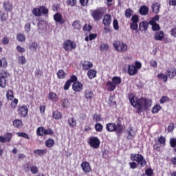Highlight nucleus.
I'll return each instance as SVG.
<instances>
[{"mask_svg": "<svg viewBox=\"0 0 176 176\" xmlns=\"http://www.w3.org/2000/svg\"><path fill=\"white\" fill-rule=\"evenodd\" d=\"M129 100L131 105L136 110V113H142L152 107V100L146 98H138L132 94L129 96Z\"/></svg>", "mask_w": 176, "mask_h": 176, "instance_id": "obj_1", "label": "nucleus"}, {"mask_svg": "<svg viewBox=\"0 0 176 176\" xmlns=\"http://www.w3.org/2000/svg\"><path fill=\"white\" fill-rule=\"evenodd\" d=\"M118 122H109L106 124V130L109 133H113L116 131L118 134L123 133V125L122 122L118 120Z\"/></svg>", "mask_w": 176, "mask_h": 176, "instance_id": "obj_2", "label": "nucleus"}, {"mask_svg": "<svg viewBox=\"0 0 176 176\" xmlns=\"http://www.w3.org/2000/svg\"><path fill=\"white\" fill-rule=\"evenodd\" d=\"M105 14V8L99 7L91 11V16L94 21H100Z\"/></svg>", "mask_w": 176, "mask_h": 176, "instance_id": "obj_3", "label": "nucleus"}, {"mask_svg": "<svg viewBox=\"0 0 176 176\" xmlns=\"http://www.w3.org/2000/svg\"><path fill=\"white\" fill-rule=\"evenodd\" d=\"M6 97L8 101H12L10 103V107L12 109H16V107H17V104H19V99L14 98V93L13 92V90L9 89L7 91Z\"/></svg>", "mask_w": 176, "mask_h": 176, "instance_id": "obj_4", "label": "nucleus"}, {"mask_svg": "<svg viewBox=\"0 0 176 176\" xmlns=\"http://www.w3.org/2000/svg\"><path fill=\"white\" fill-rule=\"evenodd\" d=\"M131 160H132V162H136V163H138V164L142 167H145V166L147 164L146 160H145L144 155L142 154H131Z\"/></svg>", "mask_w": 176, "mask_h": 176, "instance_id": "obj_5", "label": "nucleus"}, {"mask_svg": "<svg viewBox=\"0 0 176 176\" xmlns=\"http://www.w3.org/2000/svg\"><path fill=\"white\" fill-rule=\"evenodd\" d=\"M113 46L115 50L119 52V53H124L127 52L128 46L126 43H123V41L119 40L115 41L113 43Z\"/></svg>", "mask_w": 176, "mask_h": 176, "instance_id": "obj_6", "label": "nucleus"}, {"mask_svg": "<svg viewBox=\"0 0 176 176\" xmlns=\"http://www.w3.org/2000/svg\"><path fill=\"white\" fill-rule=\"evenodd\" d=\"M62 46L65 52H72L76 49V43L72 40L67 39L63 41Z\"/></svg>", "mask_w": 176, "mask_h": 176, "instance_id": "obj_7", "label": "nucleus"}, {"mask_svg": "<svg viewBox=\"0 0 176 176\" xmlns=\"http://www.w3.org/2000/svg\"><path fill=\"white\" fill-rule=\"evenodd\" d=\"M8 72L5 69H0V87L5 89L8 85Z\"/></svg>", "mask_w": 176, "mask_h": 176, "instance_id": "obj_8", "label": "nucleus"}, {"mask_svg": "<svg viewBox=\"0 0 176 176\" xmlns=\"http://www.w3.org/2000/svg\"><path fill=\"white\" fill-rule=\"evenodd\" d=\"M41 131H44V135H53L54 131L52 129H45L43 126H39L36 129V134L38 137H43V133H41Z\"/></svg>", "mask_w": 176, "mask_h": 176, "instance_id": "obj_9", "label": "nucleus"}, {"mask_svg": "<svg viewBox=\"0 0 176 176\" xmlns=\"http://www.w3.org/2000/svg\"><path fill=\"white\" fill-rule=\"evenodd\" d=\"M100 144L101 142L98 138L92 137L89 138V144L90 145L91 148H93L94 149H98V148H100Z\"/></svg>", "mask_w": 176, "mask_h": 176, "instance_id": "obj_10", "label": "nucleus"}, {"mask_svg": "<svg viewBox=\"0 0 176 176\" xmlns=\"http://www.w3.org/2000/svg\"><path fill=\"white\" fill-rule=\"evenodd\" d=\"M18 113L21 118H25L28 115V107L25 104L18 107Z\"/></svg>", "mask_w": 176, "mask_h": 176, "instance_id": "obj_11", "label": "nucleus"}, {"mask_svg": "<svg viewBox=\"0 0 176 176\" xmlns=\"http://www.w3.org/2000/svg\"><path fill=\"white\" fill-rule=\"evenodd\" d=\"M13 138V133L10 132H7L3 136L0 135V142L1 144H6V142H10Z\"/></svg>", "mask_w": 176, "mask_h": 176, "instance_id": "obj_12", "label": "nucleus"}, {"mask_svg": "<svg viewBox=\"0 0 176 176\" xmlns=\"http://www.w3.org/2000/svg\"><path fill=\"white\" fill-rule=\"evenodd\" d=\"M72 90L75 93H80L83 90V84L79 81L74 82L72 85Z\"/></svg>", "mask_w": 176, "mask_h": 176, "instance_id": "obj_13", "label": "nucleus"}, {"mask_svg": "<svg viewBox=\"0 0 176 176\" xmlns=\"http://www.w3.org/2000/svg\"><path fill=\"white\" fill-rule=\"evenodd\" d=\"M84 97L85 100H87L89 101H91L93 98H94V93L93 91L90 89H86L84 91Z\"/></svg>", "mask_w": 176, "mask_h": 176, "instance_id": "obj_14", "label": "nucleus"}, {"mask_svg": "<svg viewBox=\"0 0 176 176\" xmlns=\"http://www.w3.org/2000/svg\"><path fill=\"white\" fill-rule=\"evenodd\" d=\"M111 23H112V16L109 14H105L102 19V24L104 27H109Z\"/></svg>", "mask_w": 176, "mask_h": 176, "instance_id": "obj_15", "label": "nucleus"}, {"mask_svg": "<svg viewBox=\"0 0 176 176\" xmlns=\"http://www.w3.org/2000/svg\"><path fill=\"white\" fill-rule=\"evenodd\" d=\"M54 20L56 21V23H58L59 24H64L65 23V20H64V18H63V15H61V14L59 12H56L54 15Z\"/></svg>", "mask_w": 176, "mask_h": 176, "instance_id": "obj_16", "label": "nucleus"}, {"mask_svg": "<svg viewBox=\"0 0 176 176\" xmlns=\"http://www.w3.org/2000/svg\"><path fill=\"white\" fill-rule=\"evenodd\" d=\"M81 168L84 173H90L91 171V166L88 162H82Z\"/></svg>", "mask_w": 176, "mask_h": 176, "instance_id": "obj_17", "label": "nucleus"}, {"mask_svg": "<svg viewBox=\"0 0 176 176\" xmlns=\"http://www.w3.org/2000/svg\"><path fill=\"white\" fill-rule=\"evenodd\" d=\"M127 73L130 76H133L134 75H137L138 74V70L135 68L134 65H128V71Z\"/></svg>", "mask_w": 176, "mask_h": 176, "instance_id": "obj_18", "label": "nucleus"}, {"mask_svg": "<svg viewBox=\"0 0 176 176\" xmlns=\"http://www.w3.org/2000/svg\"><path fill=\"white\" fill-rule=\"evenodd\" d=\"M165 74L169 79H174L176 76V68L173 67L170 69L166 70Z\"/></svg>", "mask_w": 176, "mask_h": 176, "instance_id": "obj_19", "label": "nucleus"}, {"mask_svg": "<svg viewBox=\"0 0 176 176\" xmlns=\"http://www.w3.org/2000/svg\"><path fill=\"white\" fill-rule=\"evenodd\" d=\"M148 27H149V22L144 21L141 22L139 25L140 31L146 32L148 31Z\"/></svg>", "mask_w": 176, "mask_h": 176, "instance_id": "obj_20", "label": "nucleus"}, {"mask_svg": "<svg viewBox=\"0 0 176 176\" xmlns=\"http://www.w3.org/2000/svg\"><path fill=\"white\" fill-rule=\"evenodd\" d=\"M160 8H162V4H160V3H154L151 6L152 12L155 13V14H157V13L160 12Z\"/></svg>", "mask_w": 176, "mask_h": 176, "instance_id": "obj_21", "label": "nucleus"}, {"mask_svg": "<svg viewBox=\"0 0 176 176\" xmlns=\"http://www.w3.org/2000/svg\"><path fill=\"white\" fill-rule=\"evenodd\" d=\"M82 65L83 71H89L93 68V63L89 60H85Z\"/></svg>", "mask_w": 176, "mask_h": 176, "instance_id": "obj_22", "label": "nucleus"}, {"mask_svg": "<svg viewBox=\"0 0 176 176\" xmlns=\"http://www.w3.org/2000/svg\"><path fill=\"white\" fill-rule=\"evenodd\" d=\"M3 8L6 12H12L13 10V6L10 1H5L3 4Z\"/></svg>", "mask_w": 176, "mask_h": 176, "instance_id": "obj_23", "label": "nucleus"}, {"mask_svg": "<svg viewBox=\"0 0 176 176\" xmlns=\"http://www.w3.org/2000/svg\"><path fill=\"white\" fill-rule=\"evenodd\" d=\"M154 39H155V41H163L164 39V32H157L155 34Z\"/></svg>", "mask_w": 176, "mask_h": 176, "instance_id": "obj_24", "label": "nucleus"}, {"mask_svg": "<svg viewBox=\"0 0 176 176\" xmlns=\"http://www.w3.org/2000/svg\"><path fill=\"white\" fill-rule=\"evenodd\" d=\"M149 12V8L146 6H142L139 10L141 16H146Z\"/></svg>", "mask_w": 176, "mask_h": 176, "instance_id": "obj_25", "label": "nucleus"}, {"mask_svg": "<svg viewBox=\"0 0 176 176\" xmlns=\"http://www.w3.org/2000/svg\"><path fill=\"white\" fill-rule=\"evenodd\" d=\"M87 75L89 79H94V78L97 76V71L93 69H90L89 70H88Z\"/></svg>", "mask_w": 176, "mask_h": 176, "instance_id": "obj_26", "label": "nucleus"}, {"mask_svg": "<svg viewBox=\"0 0 176 176\" xmlns=\"http://www.w3.org/2000/svg\"><path fill=\"white\" fill-rule=\"evenodd\" d=\"M106 86L109 91H113L116 89V85L112 81L110 80H109L106 83Z\"/></svg>", "mask_w": 176, "mask_h": 176, "instance_id": "obj_27", "label": "nucleus"}, {"mask_svg": "<svg viewBox=\"0 0 176 176\" xmlns=\"http://www.w3.org/2000/svg\"><path fill=\"white\" fill-rule=\"evenodd\" d=\"M12 125L14 127H16V129H20V127L23 126V120L16 119L12 122Z\"/></svg>", "mask_w": 176, "mask_h": 176, "instance_id": "obj_28", "label": "nucleus"}, {"mask_svg": "<svg viewBox=\"0 0 176 176\" xmlns=\"http://www.w3.org/2000/svg\"><path fill=\"white\" fill-rule=\"evenodd\" d=\"M68 124L71 129H74V127H76V119L75 118L72 117L68 119Z\"/></svg>", "mask_w": 176, "mask_h": 176, "instance_id": "obj_29", "label": "nucleus"}, {"mask_svg": "<svg viewBox=\"0 0 176 176\" xmlns=\"http://www.w3.org/2000/svg\"><path fill=\"white\" fill-rule=\"evenodd\" d=\"M157 78L160 79V80H163L164 83H166L167 80H168V77L167 74H164L163 73L158 74Z\"/></svg>", "mask_w": 176, "mask_h": 176, "instance_id": "obj_30", "label": "nucleus"}, {"mask_svg": "<svg viewBox=\"0 0 176 176\" xmlns=\"http://www.w3.org/2000/svg\"><path fill=\"white\" fill-rule=\"evenodd\" d=\"M52 118L56 119V120H60V119H63V113L58 111H56L52 113Z\"/></svg>", "mask_w": 176, "mask_h": 176, "instance_id": "obj_31", "label": "nucleus"}, {"mask_svg": "<svg viewBox=\"0 0 176 176\" xmlns=\"http://www.w3.org/2000/svg\"><path fill=\"white\" fill-rule=\"evenodd\" d=\"M72 27L74 30H78V31L82 30V25L80 24V21H74L72 23Z\"/></svg>", "mask_w": 176, "mask_h": 176, "instance_id": "obj_32", "label": "nucleus"}, {"mask_svg": "<svg viewBox=\"0 0 176 176\" xmlns=\"http://www.w3.org/2000/svg\"><path fill=\"white\" fill-rule=\"evenodd\" d=\"M111 82L116 85L119 86L122 83V78L119 76H114L111 78Z\"/></svg>", "mask_w": 176, "mask_h": 176, "instance_id": "obj_33", "label": "nucleus"}, {"mask_svg": "<svg viewBox=\"0 0 176 176\" xmlns=\"http://www.w3.org/2000/svg\"><path fill=\"white\" fill-rule=\"evenodd\" d=\"M34 155H38L39 156H43V155H46L47 153V150L45 149H36L33 151Z\"/></svg>", "mask_w": 176, "mask_h": 176, "instance_id": "obj_34", "label": "nucleus"}, {"mask_svg": "<svg viewBox=\"0 0 176 176\" xmlns=\"http://www.w3.org/2000/svg\"><path fill=\"white\" fill-rule=\"evenodd\" d=\"M148 24L152 26L153 31H160V25L157 23H153V21H149Z\"/></svg>", "mask_w": 176, "mask_h": 176, "instance_id": "obj_35", "label": "nucleus"}, {"mask_svg": "<svg viewBox=\"0 0 176 176\" xmlns=\"http://www.w3.org/2000/svg\"><path fill=\"white\" fill-rule=\"evenodd\" d=\"M48 98L50 100H52V101L56 102L57 100H58V96L57 95V94H56L54 92H50Z\"/></svg>", "mask_w": 176, "mask_h": 176, "instance_id": "obj_36", "label": "nucleus"}, {"mask_svg": "<svg viewBox=\"0 0 176 176\" xmlns=\"http://www.w3.org/2000/svg\"><path fill=\"white\" fill-rule=\"evenodd\" d=\"M32 14H34V16H36V17H40V16H42V11H41V7H39V8H34L32 10Z\"/></svg>", "mask_w": 176, "mask_h": 176, "instance_id": "obj_37", "label": "nucleus"}, {"mask_svg": "<svg viewBox=\"0 0 176 176\" xmlns=\"http://www.w3.org/2000/svg\"><path fill=\"white\" fill-rule=\"evenodd\" d=\"M160 109H162V106H160V104H157L153 106V107L152 108L151 112L153 114L159 113V111H160Z\"/></svg>", "mask_w": 176, "mask_h": 176, "instance_id": "obj_38", "label": "nucleus"}, {"mask_svg": "<svg viewBox=\"0 0 176 176\" xmlns=\"http://www.w3.org/2000/svg\"><path fill=\"white\" fill-rule=\"evenodd\" d=\"M53 145H54V140L52 138H48L45 141V146H47V148H52Z\"/></svg>", "mask_w": 176, "mask_h": 176, "instance_id": "obj_39", "label": "nucleus"}, {"mask_svg": "<svg viewBox=\"0 0 176 176\" xmlns=\"http://www.w3.org/2000/svg\"><path fill=\"white\" fill-rule=\"evenodd\" d=\"M19 64L21 65H24L27 63V59H25V56L21 55L18 56Z\"/></svg>", "mask_w": 176, "mask_h": 176, "instance_id": "obj_40", "label": "nucleus"}, {"mask_svg": "<svg viewBox=\"0 0 176 176\" xmlns=\"http://www.w3.org/2000/svg\"><path fill=\"white\" fill-rule=\"evenodd\" d=\"M58 79H65V72L63 69H60L58 71L56 74Z\"/></svg>", "mask_w": 176, "mask_h": 176, "instance_id": "obj_41", "label": "nucleus"}, {"mask_svg": "<svg viewBox=\"0 0 176 176\" xmlns=\"http://www.w3.org/2000/svg\"><path fill=\"white\" fill-rule=\"evenodd\" d=\"M16 39L19 42H25V34H23L20 33L17 34Z\"/></svg>", "mask_w": 176, "mask_h": 176, "instance_id": "obj_42", "label": "nucleus"}, {"mask_svg": "<svg viewBox=\"0 0 176 176\" xmlns=\"http://www.w3.org/2000/svg\"><path fill=\"white\" fill-rule=\"evenodd\" d=\"M103 129H104V126H102L101 123L97 122L95 124V130L98 133H101V131H102Z\"/></svg>", "mask_w": 176, "mask_h": 176, "instance_id": "obj_43", "label": "nucleus"}, {"mask_svg": "<svg viewBox=\"0 0 176 176\" xmlns=\"http://www.w3.org/2000/svg\"><path fill=\"white\" fill-rule=\"evenodd\" d=\"M134 12L131 8H128L125 11V16L127 17V19H130L133 14Z\"/></svg>", "mask_w": 176, "mask_h": 176, "instance_id": "obj_44", "label": "nucleus"}, {"mask_svg": "<svg viewBox=\"0 0 176 176\" xmlns=\"http://www.w3.org/2000/svg\"><path fill=\"white\" fill-rule=\"evenodd\" d=\"M16 135L18 137H23V138H25V140H30V136L28 134L24 133V132H17Z\"/></svg>", "mask_w": 176, "mask_h": 176, "instance_id": "obj_45", "label": "nucleus"}, {"mask_svg": "<svg viewBox=\"0 0 176 176\" xmlns=\"http://www.w3.org/2000/svg\"><path fill=\"white\" fill-rule=\"evenodd\" d=\"M127 134H128V136H127L128 140H133V137L135 135V133L132 129H131L129 131H127Z\"/></svg>", "mask_w": 176, "mask_h": 176, "instance_id": "obj_46", "label": "nucleus"}, {"mask_svg": "<svg viewBox=\"0 0 176 176\" xmlns=\"http://www.w3.org/2000/svg\"><path fill=\"white\" fill-rule=\"evenodd\" d=\"M91 30H93V26H91V25L89 24H85L83 27H82V31L86 32L87 31L88 32H90V31H91Z\"/></svg>", "mask_w": 176, "mask_h": 176, "instance_id": "obj_47", "label": "nucleus"}, {"mask_svg": "<svg viewBox=\"0 0 176 176\" xmlns=\"http://www.w3.org/2000/svg\"><path fill=\"white\" fill-rule=\"evenodd\" d=\"M77 0H67V6H71L74 8V6H76Z\"/></svg>", "mask_w": 176, "mask_h": 176, "instance_id": "obj_48", "label": "nucleus"}, {"mask_svg": "<svg viewBox=\"0 0 176 176\" xmlns=\"http://www.w3.org/2000/svg\"><path fill=\"white\" fill-rule=\"evenodd\" d=\"M63 108H68L69 106V100L68 99H63L61 100Z\"/></svg>", "mask_w": 176, "mask_h": 176, "instance_id": "obj_49", "label": "nucleus"}, {"mask_svg": "<svg viewBox=\"0 0 176 176\" xmlns=\"http://www.w3.org/2000/svg\"><path fill=\"white\" fill-rule=\"evenodd\" d=\"M30 171L32 174H38L39 173V169L38 168V166H32L30 167Z\"/></svg>", "mask_w": 176, "mask_h": 176, "instance_id": "obj_50", "label": "nucleus"}, {"mask_svg": "<svg viewBox=\"0 0 176 176\" xmlns=\"http://www.w3.org/2000/svg\"><path fill=\"white\" fill-rule=\"evenodd\" d=\"M35 76H37L38 78L43 76V72L41 70V69L38 68L36 69L34 72Z\"/></svg>", "mask_w": 176, "mask_h": 176, "instance_id": "obj_51", "label": "nucleus"}, {"mask_svg": "<svg viewBox=\"0 0 176 176\" xmlns=\"http://www.w3.org/2000/svg\"><path fill=\"white\" fill-rule=\"evenodd\" d=\"M130 28L133 31H135L136 30H138V23L131 22V24H130Z\"/></svg>", "mask_w": 176, "mask_h": 176, "instance_id": "obj_52", "label": "nucleus"}, {"mask_svg": "<svg viewBox=\"0 0 176 176\" xmlns=\"http://www.w3.org/2000/svg\"><path fill=\"white\" fill-rule=\"evenodd\" d=\"M113 27L114 30L119 31V22L118 21V19H113Z\"/></svg>", "mask_w": 176, "mask_h": 176, "instance_id": "obj_53", "label": "nucleus"}, {"mask_svg": "<svg viewBox=\"0 0 176 176\" xmlns=\"http://www.w3.org/2000/svg\"><path fill=\"white\" fill-rule=\"evenodd\" d=\"M170 98L168 96H162L160 100V104H164V102H168Z\"/></svg>", "mask_w": 176, "mask_h": 176, "instance_id": "obj_54", "label": "nucleus"}, {"mask_svg": "<svg viewBox=\"0 0 176 176\" xmlns=\"http://www.w3.org/2000/svg\"><path fill=\"white\" fill-rule=\"evenodd\" d=\"M40 10L43 14H47L49 13V9L45 6H40Z\"/></svg>", "mask_w": 176, "mask_h": 176, "instance_id": "obj_55", "label": "nucleus"}, {"mask_svg": "<svg viewBox=\"0 0 176 176\" xmlns=\"http://www.w3.org/2000/svg\"><path fill=\"white\" fill-rule=\"evenodd\" d=\"M145 174L147 176H152L153 175V170L151 168H148L145 170Z\"/></svg>", "mask_w": 176, "mask_h": 176, "instance_id": "obj_56", "label": "nucleus"}, {"mask_svg": "<svg viewBox=\"0 0 176 176\" xmlns=\"http://www.w3.org/2000/svg\"><path fill=\"white\" fill-rule=\"evenodd\" d=\"M24 29L26 32H30L31 31V23L28 22L25 24Z\"/></svg>", "mask_w": 176, "mask_h": 176, "instance_id": "obj_57", "label": "nucleus"}, {"mask_svg": "<svg viewBox=\"0 0 176 176\" xmlns=\"http://www.w3.org/2000/svg\"><path fill=\"white\" fill-rule=\"evenodd\" d=\"M158 142H160L161 145H166V138L164 136H160L158 138Z\"/></svg>", "mask_w": 176, "mask_h": 176, "instance_id": "obj_58", "label": "nucleus"}, {"mask_svg": "<svg viewBox=\"0 0 176 176\" xmlns=\"http://www.w3.org/2000/svg\"><path fill=\"white\" fill-rule=\"evenodd\" d=\"M109 49V45L107 43H103L100 45V50L104 52V50H108Z\"/></svg>", "mask_w": 176, "mask_h": 176, "instance_id": "obj_59", "label": "nucleus"}, {"mask_svg": "<svg viewBox=\"0 0 176 176\" xmlns=\"http://www.w3.org/2000/svg\"><path fill=\"white\" fill-rule=\"evenodd\" d=\"M30 50H36V49H38V43H32L30 45Z\"/></svg>", "mask_w": 176, "mask_h": 176, "instance_id": "obj_60", "label": "nucleus"}, {"mask_svg": "<svg viewBox=\"0 0 176 176\" xmlns=\"http://www.w3.org/2000/svg\"><path fill=\"white\" fill-rule=\"evenodd\" d=\"M68 80L72 83H75L78 82V77L75 75H72L71 76L70 79H69Z\"/></svg>", "mask_w": 176, "mask_h": 176, "instance_id": "obj_61", "label": "nucleus"}, {"mask_svg": "<svg viewBox=\"0 0 176 176\" xmlns=\"http://www.w3.org/2000/svg\"><path fill=\"white\" fill-rule=\"evenodd\" d=\"M131 21L132 23H138L140 21V18L138 17V15H133L131 17Z\"/></svg>", "mask_w": 176, "mask_h": 176, "instance_id": "obj_62", "label": "nucleus"}, {"mask_svg": "<svg viewBox=\"0 0 176 176\" xmlns=\"http://www.w3.org/2000/svg\"><path fill=\"white\" fill-rule=\"evenodd\" d=\"M94 120H96V122H102V118H101V116L95 114L94 116Z\"/></svg>", "mask_w": 176, "mask_h": 176, "instance_id": "obj_63", "label": "nucleus"}, {"mask_svg": "<svg viewBox=\"0 0 176 176\" xmlns=\"http://www.w3.org/2000/svg\"><path fill=\"white\" fill-rule=\"evenodd\" d=\"M170 146L172 148H175V146H176V138L170 139Z\"/></svg>", "mask_w": 176, "mask_h": 176, "instance_id": "obj_64", "label": "nucleus"}]
</instances>
